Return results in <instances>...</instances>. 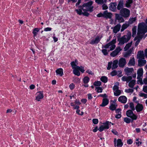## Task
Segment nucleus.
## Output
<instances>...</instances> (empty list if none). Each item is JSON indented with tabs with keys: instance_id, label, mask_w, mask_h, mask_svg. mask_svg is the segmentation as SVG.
<instances>
[{
	"instance_id": "1",
	"label": "nucleus",
	"mask_w": 147,
	"mask_h": 147,
	"mask_svg": "<svg viewBox=\"0 0 147 147\" xmlns=\"http://www.w3.org/2000/svg\"><path fill=\"white\" fill-rule=\"evenodd\" d=\"M93 1H91L87 3L84 4L82 6L78 7V9L75 10L79 15H83L84 16H88L89 13L87 11L91 12L93 11L94 6L92 5Z\"/></svg>"
},
{
	"instance_id": "2",
	"label": "nucleus",
	"mask_w": 147,
	"mask_h": 147,
	"mask_svg": "<svg viewBox=\"0 0 147 147\" xmlns=\"http://www.w3.org/2000/svg\"><path fill=\"white\" fill-rule=\"evenodd\" d=\"M147 32V26L145 23L142 22L139 24L137 32L138 35H142L144 36L145 33Z\"/></svg>"
},
{
	"instance_id": "3",
	"label": "nucleus",
	"mask_w": 147,
	"mask_h": 147,
	"mask_svg": "<svg viewBox=\"0 0 147 147\" xmlns=\"http://www.w3.org/2000/svg\"><path fill=\"white\" fill-rule=\"evenodd\" d=\"M131 37V33L130 32H128L126 35L118 38V40L119 42V45H122L125 43L127 42L130 39Z\"/></svg>"
},
{
	"instance_id": "4",
	"label": "nucleus",
	"mask_w": 147,
	"mask_h": 147,
	"mask_svg": "<svg viewBox=\"0 0 147 147\" xmlns=\"http://www.w3.org/2000/svg\"><path fill=\"white\" fill-rule=\"evenodd\" d=\"M116 41L115 39H113L108 43L104 45H102V48L106 49L109 48L110 49L108 51V52L112 51L114 49L115 47V43Z\"/></svg>"
},
{
	"instance_id": "5",
	"label": "nucleus",
	"mask_w": 147,
	"mask_h": 147,
	"mask_svg": "<svg viewBox=\"0 0 147 147\" xmlns=\"http://www.w3.org/2000/svg\"><path fill=\"white\" fill-rule=\"evenodd\" d=\"M130 10L126 8H123L120 11V15L125 18L128 17L130 15Z\"/></svg>"
},
{
	"instance_id": "6",
	"label": "nucleus",
	"mask_w": 147,
	"mask_h": 147,
	"mask_svg": "<svg viewBox=\"0 0 147 147\" xmlns=\"http://www.w3.org/2000/svg\"><path fill=\"white\" fill-rule=\"evenodd\" d=\"M111 123V122L108 121H106L105 123H103V125H101L98 129L99 131L101 132L103 131L104 129H108L110 126V124Z\"/></svg>"
},
{
	"instance_id": "7",
	"label": "nucleus",
	"mask_w": 147,
	"mask_h": 147,
	"mask_svg": "<svg viewBox=\"0 0 147 147\" xmlns=\"http://www.w3.org/2000/svg\"><path fill=\"white\" fill-rule=\"evenodd\" d=\"M132 111L130 110L127 111L126 113V115L127 117L131 118L132 120H136L137 118V116L133 113Z\"/></svg>"
},
{
	"instance_id": "8",
	"label": "nucleus",
	"mask_w": 147,
	"mask_h": 147,
	"mask_svg": "<svg viewBox=\"0 0 147 147\" xmlns=\"http://www.w3.org/2000/svg\"><path fill=\"white\" fill-rule=\"evenodd\" d=\"M117 6L116 2H111L109 4V9L113 11H117Z\"/></svg>"
},
{
	"instance_id": "9",
	"label": "nucleus",
	"mask_w": 147,
	"mask_h": 147,
	"mask_svg": "<svg viewBox=\"0 0 147 147\" xmlns=\"http://www.w3.org/2000/svg\"><path fill=\"white\" fill-rule=\"evenodd\" d=\"M122 50L120 47H117L114 51L111 53L110 55L111 56L114 57L117 55L118 53Z\"/></svg>"
},
{
	"instance_id": "10",
	"label": "nucleus",
	"mask_w": 147,
	"mask_h": 147,
	"mask_svg": "<svg viewBox=\"0 0 147 147\" xmlns=\"http://www.w3.org/2000/svg\"><path fill=\"white\" fill-rule=\"evenodd\" d=\"M126 63V59L124 58H121L119 61V65L120 67H123Z\"/></svg>"
},
{
	"instance_id": "11",
	"label": "nucleus",
	"mask_w": 147,
	"mask_h": 147,
	"mask_svg": "<svg viewBox=\"0 0 147 147\" xmlns=\"http://www.w3.org/2000/svg\"><path fill=\"white\" fill-rule=\"evenodd\" d=\"M143 69L142 68H140L137 71L138 76L137 78L139 80L142 79V77L143 75Z\"/></svg>"
},
{
	"instance_id": "12",
	"label": "nucleus",
	"mask_w": 147,
	"mask_h": 147,
	"mask_svg": "<svg viewBox=\"0 0 147 147\" xmlns=\"http://www.w3.org/2000/svg\"><path fill=\"white\" fill-rule=\"evenodd\" d=\"M124 71L126 74L129 75H131L134 71V69L133 68H129L127 67L125 68Z\"/></svg>"
},
{
	"instance_id": "13",
	"label": "nucleus",
	"mask_w": 147,
	"mask_h": 147,
	"mask_svg": "<svg viewBox=\"0 0 147 147\" xmlns=\"http://www.w3.org/2000/svg\"><path fill=\"white\" fill-rule=\"evenodd\" d=\"M103 16L104 18L110 19L112 18V14L110 12H108L107 10H105L103 12Z\"/></svg>"
},
{
	"instance_id": "14",
	"label": "nucleus",
	"mask_w": 147,
	"mask_h": 147,
	"mask_svg": "<svg viewBox=\"0 0 147 147\" xmlns=\"http://www.w3.org/2000/svg\"><path fill=\"white\" fill-rule=\"evenodd\" d=\"M102 37H100L99 36H97L95 38L92 40L90 42V44L91 45H94L95 44H97L100 41V39Z\"/></svg>"
},
{
	"instance_id": "15",
	"label": "nucleus",
	"mask_w": 147,
	"mask_h": 147,
	"mask_svg": "<svg viewBox=\"0 0 147 147\" xmlns=\"http://www.w3.org/2000/svg\"><path fill=\"white\" fill-rule=\"evenodd\" d=\"M121 25L119 24H117L116 26H115L113 28V32L115 33H117L119 31L120 29Z\"/></svg>"
},
{
	"instance_id": "16",
	"label": "nucleus",
	"mask_w": 147,
	"mask_h": 147,
	"mask_svg": "<svg viewBox=\"0 0 147 147\" xmlns=\"http://www.w3.org/2000/svg\"><path fill=\"white\" fill-rule=\"evenodd\" d=\"M135 109L137 112H139L142 111L143 109V105L140 104L138 103L135 107Z\"/></svg>"
},
{
	"instance_id": "17",
	"label": "nucleus",
	"mask_w": 147,
	"mask_h": 147,
	"mask_svg": "<svg viewBox=\"0 0 147 147\" xmlns=\"http://www.w3.org/2000/svg\"><path fill=\"white\" fill-rule=\"evenodd\" d=\"M44 97L43 94L41 92H38L36 94V100L38 101H40Z\"/></svg>"
},
{
	"instance_id": "18",
	"label": "nucleus",
	"mask_w": 147,
	"mask_h": 147,
	"mask_svg": "<svg viewBox=\"0 0 147 147\" xmlns=\"http://www.w3.org/2000/svg\"><path fill=\"white\" fill-rule=\"evenodd\" d=\"M143 37V36L142 35H138L137 36L134 38V40H136L135 43V46H137L138 45L140 40L142 39Z\"/></svg>"
},
{
	"instance_id": "19",
	"label": "nucleus",
	"mask_w": 147,
	"mask_h": 147,
	"mask_svg": "<svg viewBox=\"0 0 147 147\" xmlns=\"http://www.w3.org/2000/svg\"><path fill=\"white\" fill-rule=\"evenodd\" d=\"M118 101L122 103H125L127 101V98L124 96H121L118 98Z\"/></svg>"
},
{
	"instance_id": "20",
	"label": "nucleus",
	"mask_w": 147,
	"mask_h": 147,
	"mask_svg": "<svg viewBox=\"0 0 147 147\" xmlns=\"http://www.w3.org/2000/svg\"><path fill=\"white\" fill-rule=\"evenodd\" d=\"M109 103V100L107 98H103L102 104L100 105V106L104 107L107 105Z\"/></svg>"
},
{
	"instance_id": "21",
	"label": "nucleus",
	"mask_w": 147,
	"mask_h": 147,
	"mask_svg": "<svg viewBox=\"0 0 147 147\" xmlns=\"http://www.w3.org/2000/svg\"><path fill=\"white\" fill-rule=\"evenodd\" d=\"M123 1L121 0L119 2L118 4L117 5V8L118 10H121L123 8Z\"/></svg>"
},
{
	"instance_id": "22",
	"label": "nucleus",
	"mask_w": 147,
	"mask_h": 147,
	"mask_svg": "<svg viewBox=\"0 0 147 147\" xmlns=\"http://www.w3.org/2000/svg\"><path fill=\"white\" fill-rule=\"evenodd\" d=\"M144 55L143 53V51H140L138 52V54L137 55V58L139 59H144Z\"/></svg>"
},
{
	"instance_id": "23",
	"label": "nucleus",
	"mask_w": 147,
	"mask_h": 147,
	"mask_svg": "<svg viewBox=\"0 0 147 147\" xmlns=\"http://www.w3.org/2000/svg\"><path fill=\"white\" fill-rule=\"evenodd\" d=\"M139 66L141 67L144 66L146 63V61L145 60L139 59L138 61Z\"/></svg>"
},
{
	"instance_id": "24",
	"label": "nucleus",
	"mask_w": 147,
	"mask_h": 147,
	"mask_svg": "<svg viewBox=\"0 0 147 147\" xmlns=\"http://www.w3.org/2000/svg\"><path fill=\"white\" fill-rule=\"evenodd\" d=\"M135 64V60L134 57L130 58L128 65L129 66H134Z\"/></svg>"
},
{
	"instance_id": "25",
	"label": "nucleus",
	"mask_w": 147,
	"mask_h": 147,
	"mask_svg": "<svg viewBox=\"0 0 147 147\" xmlns=\"http://www.w3.org/2000/svg\"><path fill=\"white\" fill-rule=\"evenodd\" d=\"M57 75H59L61 76L63 74V70L62 68H59L56 70Z\"/></svg>"
},
{
	"instance_id": "26",
	"label": "nucleus",
	"mask_w": 147,
	"mask_h": 147,
	"mask_svg": "<svg viewBox=\"0 0 147 147\" xmlns=\"http://www.w3.org/2000/svg\"><path fill=\"white\" fill-rule=\"evenodd\" d=\"M115 18L116 19L118 20L119 22H123L124 21V20L123 18L120 16L118 14H115Z\"/></svg>"
},
{
	"instance_id": "27",
	"label": "nucleus",
	"mask_w": 147,
	"mask_h": 147,
	"mask_svg": "<svg viewBox=\"0 0 147 147\" xmlns=\"http://www.w3.org/2000/svg\"><path fill=\"white\" fill-rule=\"evenodd\" d=\"M131 79L132 77L131 76H129L127 77L123 76L121 78V80L123 81H126L127 82H129Z\"/></svg>"
},
{
	"instance_id": "28",
	"label": "nucleus",
	"mask_w": 147,
	"mask_h": 147,
	"mask_svg": "<svg viewBox=\"0 0 147 147\" xmlns=\"http://www.w3.org/2000/svg\"><path fill=\"white\" fill-rule=\"evenodd\" d=\"M117 107V105L115 102H114L113 103L111 104L109 107V109L112 111H114L115 110Z\"/></svg>"
},
{
	"instance_id": "29",
	"label": "nucleus",
	"mask_w": 147,
	"mask_h": 147,
	"mask_svg": "<svg viewBox=\"0 0 147 147\" xmlns=\"http://www.w3.org/2000/svg\"><path fill=\"white\" fill-rule=\"evenodd\" d=\"M113 65L112 67V69H114L117 68L118 66V61L117 60H114L112 63Z\"/></svg>"
},
{
	"instance_id": "30",
	"label": "nucleus",
	"mask_w": 147,
	"mask_h": 147,
	"mask_svg": "<svg viewBox=\"0 0 147 147\" xmlns=\"http://www.w3.org/2000/svg\"><path fill=\"white\" fill-rule=\"evenodd\" d=\"M78 61L76 59L75 61H73L71 62V65L72 66L73 69H77V67L78 66L77 65L76 63H77Z\"/></svg>"
},
{
	"instance_id": "31",
	"label": "nucleus",
	"mask_w": 147,
	"mask_h": 147,
	"mask_svg": "<svg viewBox=\"0 0 147 147\" xmlns=\"http://www.w3.org/2000/svg\"><path fill=\"white\" fill-rule=\"evenodd\" d=\"M139 82L140 84L142 85L144 84L147 85V78H144L143 80H142V79L139 80Z\"/></svg>"
},
{
	"instance_id": "32",
	"label": "nucleus",
	"mask_w": 147,
	"mask_h": 147,
	"mask_svg": "<svg viewBox=\"0 0 147 147\" xmlns=\"http://www.w3.org/2000/svg\"><path fill=\"white\" fill-rule=\"evenodd\" d=\"M133 3L132 0H127L126 1V3L125 4V6L127 7H130L131 5V4Z\"/></svg>"
},
{
	"instance_id": "33",
	"label": "nucleus",
	"mask_w": 147,
	"mask_h": 147,
	"mask_svg": "<svg viewBox=\"0 0 147 147\" xmlns=\"http://www.w3.org/2000/svg\"><path fill=\"white\" fill-rule=\"evenodd\" d=\"M132 44V42L131 41L129 43L127 44L124 48V50L127 51L131 46Z\"/></svg>"
},
{
	"instance_id": "34",
	"label": "nucleus",
	"mask_w": 147,
	"mask_h": 147,
	"mask_svg": "<svg viewBox=\"0 0 147 147\" xmlns=\"http://www.w3.org/2000/svg\"><path fill=\"white\" fill-rule=\"evenodd\" d=\"M136 84V80H133L131 81L129 84V86L130 88H133Z\"/></svg>"
},
{
	"instance_id": "35",
	"label": "nucleus",
	"mask_w": 147,
	"mask_h": 147,
	"mask_svg": "<svg viewBox=\"0 0 147 147\" xmlns=\"http://www.w3.org/2000/svg\"><path fill=\"white\" fill-rule=\"evenodd\" d=\"M129 24H123L121 26V32L123 31L125 29L127 28L129 26Z\"/></svg>"
},
{
	"instance_id": "36",
	"label": "nucleus",
	"mask_w": 147,
	"mask_h": 147,
	"mask_svg": "<svg viewBox=\"0 0 147 147\" xmlns=\"http://www.w3.org/2000/svg\"><path fill=\"white\" fill-rule=\"evenodd\" d=\"M123 145L122 141L120 139H118L117 141V146L118 147H121Z\"/></svg>"
},
{
	"instance_id": "37",
	"label": "nucleus",
	"mask_w": 147,
	"mask_h": 147,
	"mask_svg": "<svg viewBox=\"0 0 147 147\" xmlns=\"http://www.w3.org/2000/svg\"><path fill=\"white\" fill-rule=\"evenodd\" d=\"M73 73L75 75L78 76H79L80 74V73L78 70L76 69H73Z\"/></svg>"
},
{
	"instance_id": "38",
	"label": "nucleus",
	"mask_w": 147,
	"mask_h": 147,
	"mask_svg": "<svg viewBox=\"0 0 147 147\" xmlns=\"http://www.w3.org/2000/svg\"><path fill=\"white\" fill-rule=\"evenodd\" d=\"M137 26H135L133 27L132 29V36L134 37L136 33Z\"/></svg>"
},
{
	"instance_id": "39",
	"label": "nucleus",
	"mask_w": 147,
	"mask_h": 147,
	"mask_svg": "<svg viewBox=\"0 0 147 147\" xmlns=\"http://www.w3.org/2000/svg\"><path fill=\"white\" fill-rule=\"evenodd\" d=\"M100 80L104 83H106L108 81L107 77L105 76H102L100 78Z\"/></svg>"
},
{
	"instance_id": "40",
	"label": "nucleus",
	"mask_w": 147,
	"mask_h": 147,
	"mask_svg": "<svg viewBox=\"0 0 147 147\" xmlns=\"http://www.w3.org/2000/svg\"><path fill=\"white\" fill-rule=\"evenodd\" d=\"M121 94V91L119 89L114 91V94L115 96H118Z\"/></svg>"
},
{
	"instance_id": "41",
	"label": "nucleus",
	"mask_w": 147,
	"mask_h": 147,
	"mask_svg": "<svg viewBox=\"0 0 147 147\" xmlns=\"http://www.w3.org/2000/svg\"><path fill=\"white\" fill-rule=\"evenodd\" d=\"M95 2L99 5H102L105 3L104 0H95Z\"/></svg>"
},
{
	"instance_id": "42",
	"label": "nucleus",
	"mask_w": 147,
	"mask_h": 147,
	"mask_svg": "<svg viewBox=\"0 0 147 147\" xmlns=\"http://www.w3.org/2000/svg\"><path fill=\"white\" fill-rule=\"evenodd\" d=\"M77 69H78V70L80 71L82 73H84L85 71V70L84 69V67L82 66H77Z\"/></svg>"
},
{
	"instance_id": "43",
	"label": "nucleus",
	"mask_w": 147,
	"mask_h": 147,
	"mask_svg": "<svg viewBox=\"0 0 147 147\" xmlns=\"http://www.w3.org/2000/svg\"><path fill=\"white\" fill-rule=\"evenodd\" d=\"M129 107L132 111H134L135 109L134 104L132 102H130L129 103Z\"/></svg>"
},
{
	"instance_id": "44",
	"label": "nucleus",
	"mask_w": 147,
	"mask_h": 147,
	"mask_svg": "<svg viewBox=\"0 0 147 147\" xmlns=\"http://www.w3.org/2000/svg\"><path fill=\"white\" fill-rule=\"evenodd\" d=\"M39 31V29L37 28H35L34 29L32 33L34 36L36 35L37 33Z\"/></svg>"
},
{
	"instance_id": "45",
	"label": "nucleus",
	"mask_w": 147,
	"mask_h": 147,
	"mask_svg": "<svg viewBox=\"0 0 147 147\" xmlns=\"http://www.w3.org/2000/svg\"><path fill=\"white\" fill-rule=\"evenodd\" d=\"M97 92L101 93L102 92V89L101 87H98L96 88V90Z\"/></svg>"
},
{
	"instance_id": "46",
	"label": "nucleus",
	"mask_w": 147,
	"mask_h": 147,
	"mask_svg": "<svg viewBox=\"0 0 147 147\" xmlns=\"http://www.w3.org/2000/svg\"><path fill=\"white\" fill-rule=\"evenodd\" d=\"M89 79L87 76L85 77L83 79V82L84 83L87 84L89 81Z\"/></svg>"
},
{
	"instance_id": "47",
	"label": "nucleus",
	"mask_w": 147,
	"mask_h": 147,
	"mask_svg": "<svg viewBox=\"0 0 147 147\" xmlns=\"http://www.w3.org/2000/svg\"><path fill=\"white\" fill-rule=\"evenodd\" d=\"M124 120L125 122L127 123H129L131 121V119L127 117L124 118Z\"/></svg>"
},
{
	"instance_id": "48",
	"label": "nucleus",
	"mask_w": 147,
	"mask_h": 147,
	"mask_svg": "<svg viewBox=\"0 0 147 147\" xmlns=\"http://www.w3.org/2000/svg\"><path fill=\"white\" fill-rule=\"evenodd\" d=\"M101 82L100 81H97L94 83V85L95 86H99L101 85Z\"/></svg>"
},
{
	"instance_id": "49",
	"label": "nucleus",
	"mask_w": 147,
	"mask_h": 147,
	"mask_svg": "<svg viewBox=\"0 0 147 147\" xmlns=\"http://www.w3.org/2000/svg\"><path fill=\"white\" fill-rule=\"evenodd\" d=\"M119 84L118 83L117 84V85H115L113 88V90L114 91L118 90L119 89Z\"/></svg>"
},
{
	"instance_id": "50",
	"label": "nucleus",
	"mask_w": 147,
	"mask_h": 147,
	"mask_svg": "<svg viewBox=\"0 0 147 147\" xmlns=\"http://www.w3.org/2000/svg\"><path fill=\"white\" fill-rule=\"evenodd\" d=\"M106 49H102V53L105 55H107L108 54V52H109L107 51V50Z\"/></svg>"
},
{
	"instance_id": "51",
	"label": "nucleus",
	"mask_w": 147,
	"mask_h": 147,
	"mask_svg": "<svg viewBox=\"0 0 147 147\" xmlns=\"http://www.w3.org/2000/svg\"><path fill=\"white\" fill-rule=\"evenodd\" d=\"M75 86V85L73 83L71 84L69 86V88L71 90L73 89L74 88Z\"/></svg>"
},
{
	"instance_id": "52",
	"label": "nucleus",
	"mask_w": 147,
	"mask_h": 147,
	"mask_svg": "<svg viewBox=\"0 0 147 147\" xmlns=\"http://www.w3.org/2000/svg\"><path fill=\"white\" fill-rule=\"evenodd\" d=\"M92 122L94 124H96L98 122V119H92Z\"/></svg>"
},
{
	"instance_id": "53",
	"label": "nucleus",
	"mask_w": 147,
	"mask_h": 147,
	"mask_svg": "<svg viewBox=\"0 0 147 147\" xmlns=\"http://www.w3.org/2000/svg\"><path fill=\"white\" fill-rule=\"evenodd\" d=\"M136 20L135 18H130L129 19V23L130 24H132Z\"/></svg>"
},
{
	"instance_id": "54",
	"label": "nucleus",
	"mask_w": 147,
	"mask_h": 147,
	"mask_svg": "<svg viewBox=\"0 0 147 147\" xmlns=\"http://www.w3.org/2000/svg\"><path fill=\"white\" fill-rule=\"evenodd\" d=\"M112 64V62H109L108 63V67H107V69L108 70H109L111 67V65Z\"/></svg>"
},
{
	"instance_id": "55",
	"label": "nucleus",
	"mask_w": 147,
	"mask_h": 147,
	"mask_svg": "<svg viewBox=\"0 0 147 147\" xmlns=\"http://www.w3.org/2000/svg\"><path fill=\"white\" fill-rule=\"evenodd\" d=\"M133 90L132 89H129L127 90H125V92L127 93H132L133 92Z\"/></svg>"
},
{
	"instance_id": "56",
	"label": "nucleus",
	"mask_w": 147,
	"mask_h": 147,
	"mask_svg": "<svg viewBox=\"0 0 147 147\" xmlns=\"http://www.w3.org/2000/svg\"><path fill=\"white\" fill-rule=\"evenodd\" d=\"M102 9L103 10H106L108 8V7L105 4H103L102 5Z\"/></svg>"
},
{
	"instance_id": "57",
	"label": "nucleus",
	"mask_w": 147,
	"mask_h": 147,
	"mask_svg": "<svg viewBox=\"0 0 147 147\" xmlns=\"http://www.w3.org/2000/svg\"><path fill=\"white\" fill-rule=\"evenodd\" d=\"M117 74V72L115 71H113L111 73V75L112 76H114L116 75Z\"/></svg>"
},
{
	"instance_id": "58",
	"label": "nucleus",
	"mask_w": 147,
	"mask_h": 147,
	"mask_svg": "<svg viewBox=\"0 0 147 147\" xmlns=\"http://www.w3.org/2000/svg\"><path fill=\"white\" fill-rule=\"evenodd\" d=\"M121 109H115V112L117 114L121 113Z\"/></svg>"
},
{
	"instance_id": "59",
	"label": "nucleus",
	"mask_w": 147,
	"mask_h": 147,
	"mask_svg": "<svg viewBox=\"0 0 147 147\" xmlns=\"http://www.w3.org/2000/svg\"><path fill=\"white\" fill-rule=\"evenodd\" d=\"M86 72L88 74H90L91 75H93L94 74L92 72V71L91 70H88L86 71Z\"/></svg>"
},
{
	"instance_id": "60",
	"label": "nucleus",
	"mask_w": 147,
	"mask_h": 147,
	"mask_svg": "<svg viewBox=\"0 0 147 147\" xmlns=\"http://www.w3.org/2000/svg\"><path fill=\"white\" fill-rule=\"evenodd\" d=\"M74 102L75 104L78 105H80L81 104V103L80 102V100H78L76 99L75 100Z\"/></svg>"
},
{
	"instance_id": "61",
	"label": "nucleus",
	"mask_w": 147,
	"mask_h": 147,
	"mask_svg": "<svg viewBox=\"0 0 147 147\" xmlns=\"http://www.w3.org/2000/svg\"><path fill=\"white\" fill-rule=\"evenodd\" d=\"M143 90L144 92L147 93V86H143Z\"/></svg>"
},
{
	"instance_id": "62",
	"label": "nucleus",
	"mask_w": 147,
	"mask_h": 147,
	"mask_svg": "<svg viewBox=\"0 0 147 147\" xmlns=\"http://www.w3.org/2000/svg\"><path fill=\"white\" fill-rule=\"evenodd\" d=\"M121 113L117 114L115 116V117L116 118L119 119L121 118Z\"/></svg>"
},
{
	"instance_id": "63",
	"label": "nucleus",
	"mask_w": 147,
	"mask_h": 147,
	"mask_svg": "<svg viewBox=\"0 0 147 147\" xmlns=\"http://www.w3.org/2000/svg\"><path fill=\"white\" fill-rule=\"evenodd\" d=\"M52 28L49 27H47L45 28L44 30L45 31H51Z\"/></svg>"
},
{
	"instance_id": "64",
	"label": "nucleus",
	"mask_w": 147,
	"mask_h": 147,
	"mask_svg": "<svg viewBox=\"0 0 147 147\" xmlns=\"http://www.w3.org/2000/svg\"><path fill=\"white\" fill-rule=\"evenodd\" d=\"M97 16L98 17H104L103 13H100L97 15Z\"/></svg>"
}]
</instances>
